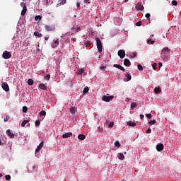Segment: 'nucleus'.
Masks as SVG:
<instances>
[{"instance_id":"obj_61","label":"nucleus","mask_w":181,"mask_h":181,"mask_svg":"<svg viewBox=\"0 0 181 181\" xmlns=\"http://www.w3.org/2000/svg\"><path fill=\"white\" fill-rule=\"evenodd\" d=\"M70 40V38H68L67 40H66V42H69Z\"/></svg>"},{"instance_id":"obj_2","label":"nucleus","mask_w":181,"mask_h":181,"mask_svg":"<svg viewBox=\"0 0 181 181\" xmlns=\"http://www.w3.org/2000/svg\"><path fill=\"white\" fill-rule=\"evenodd\" d=\"M161 54L164 57H168V55L170 54V49H169V47H164L162 50Z\"/></svg>"},{"instance_id":"obj_20","label":"nucleus","mask_w":181,"mask_h":181,"mask_svg":"<svg viewBox=\"0 0 181 181\" xmlns=\"http://www.w3.org/2000/svg\"><path fill=\"white\" fill-rule=\"evenodd\" d=\"M78 139H80V141H84V139H86V135L78 134Z\"/></svg>"},{"instance_id":"obj_17","label":"nucleus","mask_w":181,"mask_h":181,"mask_svg":"<svg viewBox=\"0 0 181 181\" xmlns=\"http://www.w3.org/2000/svg\"><path fill=\"white\" fill-rule=\"evenodd\" d=\"M117 158H118V159H119L120 160H124V158H125V156H124L123 153H119L117 154Z\"/></svg>"},{"instance_id":"obj_45","label":"nucleus","mask_w":181,"mask_h":181,"mask_svg":"<svg viewBox=\"0 0 181 181\" xmlns=\"http://www.w3.org/2000/svg\"><path fill=\"white\" fill-rule=\"evenodd\" d=\"M5 177H6V180H11V175H6L5 176Z\"/></svg>"},{"instance_id":"obj_16","label":"nucleus","mask_w":181,"mask_h":181,"mask_svg":"<svg viewBox=\"0 0 181 181\" xmlns=\"http://www.w3.org/2000/svg\"><path fill=\"white\" fill-rule=\"evenodd\" d=\"M131 78H132L131 74H129V73L126 74V78H124V81H129Z\"/></svg>"},{"instance_id":"obj_33","label":"nucleus","mask_w":181,"mask_h":181,"mask_svg":"<svg viewBox=\"0 0 181 181\" xmlns=\"http://www.w3.org/2000/svg\"><path fill=\"white\" fill-rule=\"evenodd\" d=\"M35 21H42V16H36L35 17Z\"/></svg>"},{"instance_id":"obj_53","label":"nucleus","mask_w":181,"mask_h":181,"mask_svg":"<svg viewBox=\"0 0 181 181\" xmlns=\"http://www.w3.org/2000/svg\"><path fill=\"white\" fill-rule=\"evenodd\" d=\"M158 66H159V67H162V66H163V64H162V62H159Z\"/></svg>"},{"instance_id":"obj_15","label":"nucleus","mask_w":181,"mask_h":181,"mask_svg":"<svg viewBox=\"0 0 181 181\" xmlns=\"http://www.w3.org/2000/svg\"><path fill=\"white\" fill-rule=\"evenodd\" d=\"M70 136H73V133L68 132V133H65L64 134L62 135L63 138H70Z\"/></svg>"},{"instance_id":"obj_14","label":"nucleus","mask_w":181,"mask_h":181,"mask_svg":"<svg viewBox=\"0 0 181 181\" xmlns=\"http://www.w3.org/2000/svg\"><path fill=\"white\" fill-rule=\"evenodd\" d=\"M124 64L126 66V67H129L131 66V61L128 59H125L124 60Z\"/></svg>"},{"instance_id":"obj_51","label":"nucleus","mask_w":181,"mask_h":181,"mask_svg":"<svg viewBox=\"0 0 181 181\" xmlns=\"http://www.w3.org/2000/svg\"><path fill=\"white\" fill-rule=\"evenodd\" d=\"M90 45H91L90 43V42L89 41H87L86 43H85V46H90Z\"/></svg>"},{"instance_id":"obj_60","label":"nucleus","mask_w":181,"mask_h":181,"mask_svg":"<svg viewBox=\"0 0 181 181\" xmlns=\"http://www.w3.org/2000/svg\"><path fill=\"white\" fill-rule=\"evenodd\" d=\"M0 145H2V141L0 139Z\"/></svg>"},{"instance_id":"obj_56","label":"nucleus","mask_w":181,"mask_h":181,"mask_svg":"<svg viewBox=\"0 0 181 181\" xmlns=\"http://www.w3.org/2000/svg\"><path fill=\"white\" fill-rule=\"evenodd\" d=\"M144 115H140V118H141V119H144Z\"/></svg>"},{"instance_id":"obj_52","label":"nucleus","mask_w":181,"mask_h":181,"mask_svg":"<svg viewBox=\"0 0 181 181\" xmlns=\"http://www.w3.org/2000/svg\"><path fill=\"white\" fill-rule=\"evenodd\" d=\"M105 69H107V66H100V70H104Z\"/></svg>"},{"instance_id":"obj_32","label":"nucleus","mask_w":181,"mask_h":181,"mask_svg":"<svg viewBox=\"0 0 181 181\" xmlns=\"http://www.w3.org/2000/svg\"><path fill=\"white\" fill-rule=\"evenodd\" d=\"M146 18H147L148 21H151V13H147L146 14Z\"/></svg>"},{"instance_id":"obj_62","label":"nucleus","mask_w":181,"mask_h":181,"mask_svg":"<svg viewBox=\"0 0 181 181\" xmlns=\"http://www.w3.org/2000/svg\"><path fill=\"white\" fill-rule=\"evenodd\" d=\"M2 176H4V175H2V174H0V177H2Z\"/></svg>"},{"instance_id":"obj_40","label":"nucleus","mask_w":181,"mask_h":181,"mask_svg":"<svg viewBox=\"0 0 181 181\" xmlns=\"http://www.w3.org/2000/svg\"><path fill=\"white\" fill-rule=\"evenodd\" d=\"M4 122H8V121H9V116H6V117L4 119Z\"/></svg>"},{"instance_id":"obj_11","label":"nucleus","mask_w":181,"mask_h":181,"mask_svg":"<svg viewBox=\"0 0 181 181\" xmlns=\"http://www.w3.org/2000/svg\"><path fill=\"white\" fill-rule=\"evenodd\" d=\"M58 45H59V39L55 40H54L51 46L53 49H54L55 47H57Z\"/></svg>"},{"instance_id":"obj_46","label":"nucleus","mask_w":181,"mask_h":181,"mask_svg":"<svg viewBox=\"0 0 181 181\" xmlns=\"http://www.w3.org/2000/svg\"><path fill=\"white\" fill-rule=\"evenodd\" d=\"M156 66H157V64H156V63H153V64H152V67H153V70H156Z\"/></svg>"},{"instance_id":"obj_49","label":"nucleus","mask_w":181,"mask_h":181,"mask_svg":"<svg viewBox=\"0 0 181 181\" xmlns=\"http://www.w3.org/2000/svg\"><path fill=\"white\" fill-rule=\"evenodd\" d=\"M151 132H152V130L151 129V128H148V129L146 130V134H151Z\"/></svg>"},{"instance_id":"obj_7","label":"nucleus","mask_w":181,"mask_h":181,"mask_svg":"<svg viewBox=\"0 0 181 181\" xmlns=\"http://www.w3.org/2000/svg\"><path fill=\"white\" fill-rule=\"evenodd\" d=\"M163 148H165V146H163V144L160 143L156 145V149L158 152H162V151H163Z\"/></svg>"},{"instance_id":"obj_58","label":"nucleus","mask_w":181,"mask_h":181,"mask_svg":"<svg viewBox=\"0 0 181 181\" xmlns=\"http://www.w3.org/2000/svg\"><path fill=\"white\" fill-rule=\"evenodd\" d=\"M77 40V38H73V42H76Z\"/></svg>"},{"instance_id":"obj_42","label":"nucleus","mask_w":181,"mask_h":181,"mask_svg":"<svg viewBox=\"0 0 181 181\" xmlns=\"http://www.w3.org/2000/svg\"><path fill=\"white\" fill-rule=\"evenodd\" d=\"M21 6H22V8H26V3L25 2L21 3Z\"/></svg>"},{"instance_id":"obj_5","label":"nucleus","mask_w":181,"mask_h":181,"mask_svg":"<svg viewBox=\"0 0 181 181\" xmlns=\"http://www.w3.org/2000/svg\"><path fill=\"white\" fill-rule=\"evenodd\" d=\"M56 29V27L54 26V25H45V30L47 32H52L53 30H54Z\"/></svg>"},{"instance_id":"obj_28","label":"nucleus","mask_w":181,"mask_h":181,"mask_svg":"<svg viewBox=\"0 0 181 181\" xmlns=\"http://www.w3.org/2000/svg\"><path fill=\"white\" fill-rule=\"evenodd\" d=\"M28 84L29 86H33V80L31 79V78H29V79L28 80Z\"/></svg>"},{"instance_id":"obj_10","label":"nucleus","mask_w":181,"mask_h":181,"mask_svg":"<svg viewBox=\"0 0 181 181\" xmlns=\"http://www.w3.org/2000/svg\"><path fill=\"white\" fill-rule=\"evenodd\" d=\"M45 144L44 141H42L37 147V148L35 149V152L37 153L39 151H40V149H42V148H43V145Z\"/></svg>"},{"instance_id":"obj_37","label":"nucleus","mask_w":181,"mask_h":181,"mask_svg":"<svg viewBox=\"0 0 181 181\" xmlns=\"http://www.w3.org/2000/svg\"><path fill=\"white\" fill-rule=\"evenodd\" d=\"M23 112H28V107L26 106L23 107Z\"/></svg>"},{"instance_id":"obj_57","label":"nucleus","mask_w":181,"mask_h":181,"mask_svg":"<svg viewBox=\"0 0 181 181\" xmlns=\"http://www.w3.org/2000/svg\"><path fill=\"white\" fill-rule=\"evenodd\" d=\"M45 40H49V37H45Z\"/></svg>"},{"instance_id":"obj_23","label":"nucleus","mask_w":181,"mask_h":181,"mask_svg":"<svg viewBox=\"0 0 181 181\" xmlns=\"http://www.w3.org/2000/svg\"><path fill=\"white\" fill-rule=\"evenodd\" d=\"M76 111H77V109H76V107H71L70 108V112L71 114H72L74 115V114H76Z\"/></svg>"},{"instance_id":"obj_9","label":"nucleus","mask_w":181,"mask_h":181,"mask_svg":"<svg viewBox=\"0 0 181 181\" xmlns=\"http://www.w3.org/2000/svg\"><path fill=\"white\" fill-rule=\"evenodd\" d=\"M113 67H115L116 69H119V70H121L122 71H125V68L121 66L120 64H115L113 65Z\"/></svg>"},{"instance_id":"obj_50","label":"nucleus","mask_w":181,"mask_h":181,"mask_svg":"<svg viewBox=\"0 0 181 181\" xmlns=\"http://www.w3.org/2000/svg\"><path fill=\"white\" fill-rule=\"evenodd\" d=\"M80 30H81V28L80 27H77L76 28V32H80Z\"/></svg>"},{"instance_id":"obj_48","label":"nucleus","mask_w":181,"mask_h":181,"mask_svg":"<svg viewBox=\"0 0 181 181\" xmlns=\"http://www.w3.org/2000/svg\"><path fill=\"white\" fill-rule=\"evenodd\" d=\"M147 118H148L149 119H151V118H152V114H146V115Z\"/></svg>"},{"instance_id":"obj_21","label":"nucleus","mask_w":181,"mask_h":181,"mask_svg":"<svg viewBox=\"0 0 181 181\" xmlns=\"http://www.w3.org/2000/svg\"><path fill=\"white\" fill-rule=\"evenodd\" d=\"M127 125H129V127H136V123L132 122V121H129V122H127Z\"/></svg>"},{"instance_id":"obj_39","label":"nucleus","mask_w":181,"mask_h":181,"mask_svg":"<svg viewBox=\"0 0 181 181\" xmlns=\"http://www.w3.org/2000/svg\"><path fill=\"white\" fill-rule=\"evenodd\" d=\"M136 26H142V21H138L136 23Z\"/></svg>"},{"instance_id":"obj_8","label":"nucleus","mask_w":181,"mask_h":181,"mask_svg":"<svg viewBox=\"0 0 181 181\" xmlns=\"http://www.w3.org/2000/svg\"><path fill=\"white\" fill-rule=\"evenodd\" d=\"M1 87L3 88V90H4V91L8 92L9 91V86L8 85V83L6 82H4L2 83Z\"/></svg>"},{"instance_id":"obj_27","label":"nucleus","mask_w":181,"mask_h":181,"mask_svg":"<svg viewBox=\"0 0 181 181\" xmlns=\"http://www.w3.org/2000/svg\"><path fill=\"white\" fill-rule=\"evenodd\" d=\"M138 67V70H139V71H142V70H144V67L142 66V65L141 64H139L137 65Z\"/></svg>"},{"instance_id":"obj_54","label":"nucleus","mask_w":181,"mask_h":181,"mask_svg":"<svg viewBox=\"0 0 181 181\" xmlns=\"http://www.w3.org/2000/svg\"><path fill=\"white\" fill-rule=\"evenodd\" d=\"M76 6H77V8H80V2H78V3L76 4Z\"/></svg>"},{"instance_id":"obj_31","label":"nucleus","mask_w":181,"mask_h":181,"mask_svg":"<svg viewBox=\"0 0 181 181\" xmlns=\"http://www.w3.org/2000/svg\"><path fill=\"white\" fill-rule=\"evenodd\" d=\"M115 146H117V148H120L121 144H119V141H115Z\"/></svg>"},{"instance_id":"obj_13","label":"nucleus","mask_w":181,"mask_h":181,"mask_svg":"<svg viewBox=\"0 0 181 181\" xmlns=\"http://www.w3.org/2000/svg\"><path fill=\"white\" fill-rule=\"evenodd\" d=\"M6 134L8 136H10V138H15V134L11 132V129L6 130Z\"/></svg>"},{"instance_id":"obj_26","label":"nucleus","mask_w":181,"mask_h":181,"mask_svg":"<svg viewBox=\"0 0 181 181\" xmlns=\"http://www.w3.org/2000/svg\"><path fill=\"white\" fill-rule=\"evenodd\" d=\"M137 106H138V105H136V103H132L131 104V109H132V110H134V108H136Z\"/></svg>"},{"instance_id":"obj_12","label":"nucleus","mask_w":181,"mask_h":181,"mask_svg":"<svg viewBox=\"0 0 181 181\" xmlns=\"http://www.w3.org/2000/svg\"><path fill=\"white\" fill-rule=\"evenodd\" d=\"M136 8L138 9V11H144V6L141 3H138L136 5Z\"/></svg>"},{"instance_id":"obj_4","label":"nucleus","mask_w":181,"mask_h":181,"mask_svg":"<svg viewBox=\"0 0 181 181\" xmlns=\"http://www.w3.org/2000/svg\"><path fill=\"white\" fill-rule=\"evenodd\" d=\"M103 101H105V103H110L111 100H114V96L110 95V96H107V95H103L102 98Z\"/></svg>"},{"instance_id":"obj_63","label":"nucleus","mask_w":181,"mask_h":181,"mask_svg":"<svg viewBox=\"0 0 181 181\" xmlns=\"http://www.w3.org/2000/svg\"><path fill=\"white\" fill-rule=\"evenodd\" d=\"M150 36H151V37H153L154 35H150Z\"/></svg>"},{"instance_id":"obj_38","label":"nucleus","mask_w":181,"mask_h":181,"mask_svg":"<svg viewBox=\"0 0 181 181\" xmlns=\"http://www.w3.org/2000/svg\"><path fill=\"white\" fill-rule=\"evenodd\" d=\"M60 5H64L66 4V0H59Z\"/></svg>"},{"instance_id":"obj_41","label":"nucleus","mask_w":181,"mask_h":181,"mask_svg":"<svg viewBox=\"0 0 181 181\" xmlns=\"http://www.w3.org/2000/svg\"><path fill=\"white\" fill-rule=\"evenodd\" d=\"M39 125H40V120H36L35 121V126L39 127Z\"/></svg>"},{"instance_id":"obj_19","label":"nucleus","mask_w":181,"mask_h":181,"mask_svg":"<svg viewBox=\"0 0 181 181\" xmlns=\"http://www.w3.org/2000/svg\"><path fill=\"white\" fill-rule=\"evenodd\" d=\"M39 88L41 89V90H47V86H46V85L43 84V83H40L39 85Z\"/></svg>"},{"instance_id":"obj_64","label":"nucleus","mask_w":181,"mask_h":181,"mask_svg":"<svg viewBox=\"0 0 181 181\" xmlns=\"http://www.w3.org/2000/svg\"><path fill=\"white\" fill-rule=\"evenodd\" d=\"M129 0H124V2H128Z\"/></svg>"},{"instance_id":"obj_25","label":"nucleus","mask_w":181,"mask_h":181,"mask_svg":"<svg viewBox=\"0 0 181 181\" xmlns=\"http://www.w3.org/2000/svg\"><path fill=\"white\" fill-rule=\"evenodd\" d=\"M40 117H46V111L42 110L40 113Z\"/></svg>"},{"instance_id":"obj_1","label":"nucleus","mask_w":181,"mask_h":181,"mask_svg":"<svg viewBox=\"0 0 181 181\" xmlns=\"http://www.w3.org/2000/svg\"><path fill=\"white\" fill-rule=\"evenodd\" d=\"M96 45L98 52L101 53L103 52V42L100 37H96Z\"/></svg>"},{"instance_id":"obj_55","label":"nucleus","mask_w":181,"mask_h":181,"mask_svg":"<svg viewBox=\"0 0 181 181\" xmlns=\"http://www.w3.org/2000/svg\"><path fill=\"white\" fill-rule=\"evenodd\" d=\"M67 34H68V33L64 34L63 35L61 36V37H64V36H67Z\"/></svg>"},{"instance_id":"obj_3","label":"nucleus","mask_w":181,"mask_h":181,"mask_svg":"<svg viewBox=\"0 0 181 181\" xmlns=\"http://www.w3.org/2000/svg\"><path fill=\"white\" fill-rule=\"evenodd\" d=\"M2 57L8 60V59H11L12 57V54L8 51H4L3 52Z\"/></svg>"},{"instance_id":"obj_29","label":"nucleus","mask_w":181,"mask_h":181,"mask_svg":"<svg viewBox=\"0 0 181 181\" xmlns=\"http://www.w3.org/2000/svg\"><path fill=\"white\" fill-rule=\"evenodd\" d=\"M29 122V120H23L21 123V127H25V125L27 124V123Z\"/></svg>"},{"instance_id":"obj_44","label":"nucleus","mask_w":181,"mask_h":181,"mask_svg":"<svg viewBox=\"0 0 181 181\" xmlns=\"http://www.w3.org/2000/svg\"><path fill=\"white\" fill-rule=\"evenodd\" d=\"M114 127V122H110L109 124V128H112Z\"/></svg>"},{"instance_id":"obj_30","label":"nucleus","mask_w":181,"mask_h":181,"mask_svg":"<svg viewBox=\"0 0 181 181\" xmlns=\"http://www.w3.org/2000/svg\"><path fill=\"white\" fill-rule=\"evenodd\" d=\"M148 45H153L155 43L154 40H152L151 39L148 40L147 41Z\"/></svg>"},{"instance_id":"obj_22","label":"nucleus","mask_w":181,"mask_h":181,"mask_svg":"<svg viewBox=\"0 0 181 181\" xmlns=\"http://www.w3.org/2000/svg\"><path fill=\"white\" fill-rule=\"evenodd\" d=\"M34 35H35L37 37H42V36H43V35H42V33H39L38 31H35Z\"/></svg>"},{"instance_id":"obj_6","label":"nucleus","mask_w":181,"mask_h":181,"mask_svg":"<svg viewBox=\"0 0 181 181\" xmlns=\"http://www.w3.org/2000/svg\"><path fill=\"white\" fill-rule=\"evenodd\" d=\"M117 54L120 59H124V57H125V51L124 49H120L118 51Z\"/></svg>"},{"instance_id":"obj_43","label":"nucleus","mask_w":181,"mask_h":181,"mask_svg":"<svg viewBox=\"0 0 181 181\" xmlns=\"http://www.w3.org/2000/svg\"><path fill=\"white\" fill-rule=\"evenodd\" d=\"M45 80H47V81H49V80H50V75H47L45 76Z\"/></svg>"},{"instance_id":"obj_24","label":"nucleus","mask_w":181,"mask_h":181,"mask_svg":"<svg viewBox=\"0 0 181 181\" xmlns=\"http://www.w3.org/2000/svg\"><path fill=\"white\" fill-rule=\"evenodd\" d=\"M160 91H162L160 90V88H155V89H154V93H156V94H159V93H160Z\"/></svg>"},{"instance_id":"obj_59","label":"nucleus","mask_w":181,"mask_h":181,"mask_svg":"<svg viewBox=\"0 0 181 181\" xmlns=\"http://www.w3.org/2000/svg\"><path fill=\"white\" fill-rule=\"evenodd\" d=\"M89 0H84L85 4H87V2H88Z\"/></svg>"},{"instance_id":"obj_35","label":"nucleus","mask_w":181,"mask_h":181,"mask_svg":"<svg viewBox=\"0 0 181 181\" xmlns=\"http://www.w3.org/2000/svg\"><path fill=\"white\" fill-rule=\"evenodd\" d=\"M172 5H173L174 6H177V1L176 0H173L172 1Z\"/></svg>"},{"instance_id":"obj_36","label":"nucleus","mask_w":181,"mask_h":181,"mask_svg":"<svg viewBox=\"0 0 181 181\" xmlns=\"http://www.w3.org/2000/svg\"><path fill=\"white\" fill-rule=\"evenodd\" d=\"M88 87L86 86L84 89H83V94H86V93H88Z\"/></svg>"},{"instance_id":"obj_34","label":"nucleus","mask_w":181,"mask_h":181,"mask_svg":"<svg viewBox=\"0 0 181 181\" xmlns=\"http://www.w3.org/2000/svg\"><path fill=\"white\" fill-rule=\"evenodd\" d=\"M149 124L150 125H155V124H156V120L155 119L151 120Z\"/></svg>"},{"instance_id":"obj_47","label":"nucleus","mask_w":181,"mask_h":181,"mask_svg":"<svg viewBox=\"0 0 181 181\" xmlns=\"http://www.w3.org/2000/svg\"><path fill=\"white\" fill-rule=\"evenodd\" d=\"M83 73H84V71L83 69H80L78 72V74L81 75Z\"/></svg>"},{"instance_id":"obj_18","label":"nucleus","mask_w":181,"mask_h":181,"mask_svg":"<svg viewBox=\"0 0 181 181\" xmlns=\"http://www.w3.org/2000/svg\"><path fill=\"white\" fill-rule=\"evenodd\" d=\"M27 11H28V8L27 7L23 8L22 11H21V16H25Z\"/></svg>"}]
</instances>
